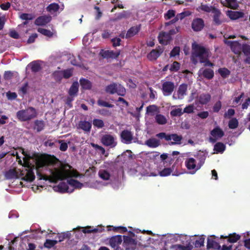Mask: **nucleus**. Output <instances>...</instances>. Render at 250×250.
Wrapping results in <instances>:
<instances>
[{
    "mask_svg": "<svg viewBox=\"0 0 250 250\" xmlns=\"http://www.w3.org/2000/svg\"><path fill=\"white\" fill-rule=\"evenodd\" d=\"M226 149V146L221 142H218L216 143L214 146L213 150L216 152V153H223Z\"/></svg>",
    "mask_w": 250,
    "mask_h": 250,
    "instance_id": "35",
    "label": "nucleus"
},
{
    "mask_svg": "<svg viewBox=\"0 0 250 250\" xmlns=\"http://www.w3.org/2000/svg\"><path fill=\"white\" fill-rule=\"evenodd\" d=\"M91 126V124L90 122L85 121H81L79 123V127L86 132L90 131Z\"/></svg>",
    "mask_w": 250,
    "mask_h": 250,
    "instance_id": "30",
    "label": "nucleus"
},
{
    "mask_svg": "<svg viewBox=\"0 0 250 250\" xmlns=\"http://www.w3.org/2000/svg\"><path fill=\"white\" fill-rule=\"evenodd\" d=\"M164 48L159 46L155 49H152L147 55V59L150 61H156L163 53Z\"/></svg>",
    "mask_w": 250,
    "mask_h": 250,
    "instance_id": "11",
    "label": "nucleus"
},
{
    "mask_svg": "<svg viewBox=\"0 0 250 250\" xmlns=\"http://www.w3.org/2000/svg\"><path fill=\"white\" fill-rule=\"evenodd\" d=\"M185 166L188 170H195L197 171V164L196 161L193 158H187L185 162Z\"/></svg>",
    "mask_w": 250,
    "mask_h": 250,
    "instance_id": "20",
    "label": "nucleus"
},
{
    "mask_svg": "<svg viewBox=\"0 0 250 250\" xmlns=\"http://www.w3.org/2000/svg\"><path fill=\"white\" fill-rule=\"evenodd\" d=\"M158 39L161 44H167L171 41V37L168 32L162 31L159 33Z\"/></svg>",
    "mask_w": 250,
    "mask_h": 250,
    "instance_id": "16",
    "label": "nucleus"
},
{
    "mask_svg": "<svg viewBox=\"0 0 250 250\" xmlns=\"http://www.w3.org/2000/svg\"><path fill=\"white\" fill-rule=\"evenodd\" d=\"M22 151L24 157H23V164L17 152V161L22 166V169H20V173L23 176L22 179L28 182L33 181L35 178L33 170L36 171L37 177L40 180L45 181H58L63 180L69 177L77 178L79 176V173L76 170H56L52 173L51 177L43 175L41 172V168L44 167L52 164L54 162L50 159L42 155L31 157L29 155L25 153L23 149L19 147H17V150Z\"/></svg>",
    "mask_w": 250,
    "mask_h": 250,
    "instance_id": "1",
    "label": "nucleus"
},
{
    "mask_svg": "<svg viewBox=\"0 0 250 250\" xmlns=\"http://www.w3.org/2000/svg\"><path fill=\"white\" fill-rule=\"evenodd\" d=\"M4 175L6 179L9 180L16 178V167H13L6 171Z\"/></svg>",
    "mask_w": 250,
    "mask_h": 250,
    "instance_id": "42",
    "label": "nucleus"
},
{
    "mask_svg": "<svg viewBox=\"0 0 250 250\" xmlns=\"http://www.w3.org/2000/svg\"><path fill=\"white\" fill-rule=\"evenodd\" d=\"M93 125L98 128H102L104 125V121L101 119H94L93 120Z\"/></svg>",
    "mask_w": 250,
    "mask_h": 250,
    "instance_id": "49",
    "label": "nucleus"
},
{
    "mask_svg": "<svg viewBox=\"0 0 250 250\" xmlns=\"http://www.w3.org/2000/svg\"><path fill=\"white\" fill-rule=\"evenodd\" d=\"M156 136L162 139H165L166 141H169L173 140L174 142H171L169 143L170 145H180L182 140V135H178L176 133L167 134L165 132H160L156 135Z\"/></svg>",
    "mask_w": 250,
    "mask_h": 250,
    "instance_id": "3",
    "label": "nucleus"
},
{
    "mask_svg": "<svg viewBox=\"0 0 250 250\" xmlns=\"http://www.w3.org/2000/svg\"><path fill=\"white\" fill-rule=\"evenodd\" d=\"M180 49L179 46L174 47L170 53V57H174L179 55Z\"/></svg>",
    "mask_w": 250,
    "mask_h": 250,
    "instance_id": "62",
    "label": "nucleus"
},
{
    "mask_svg": "<svg viewBox=\"0 0 250 250\" xmlns=\"http://www.w3.org/2000/svg\"><path fill=\"white\" fill-rule=\"evenodd\" d=\"M210 134L213 137L222 138L224 135V132L220 128L217 127L211 131Z\"/></svg>",
    "mask_w": 250,
    "mask_h": 250,
    "instance_id": "33",
    "label": "nucleus"
},
{
    "mask_svg": "<svg viewBox=\"0 0 250 250\" xmlns=\"http://www.w3.org/2000/svg\"><path fill=\"white\" fill-rule=\"evenodd\" d=\"M192 53L194 56L199 58L200 62L206 57H209L208 50L203 46L193 43L192 45Z\"/></svg>",
    "mask_w": 250,
    "mask_h": 250,
    "instance_id": "4",
    "label": "nucleus"
},
{
    "mask_svg": "<svg viewBox=\"0 0 250 250\" xmlns=\"http://www.w3.org/2000/svg\"><path fill=\"white\" fill-rule=\"evenodd\" d=\"M172 248L174 250H191L193 248V247L190 244V242H189L186 245V246L176 244L173 245Z\"/></svg>",
    "mask_w": 250,
    "mask_h": 250,
    "instance_id": "34",
    "label": "nucleus"
},
{
    "mask_svg": "<svg viewBox=\"0 0 250 250\" xmlns=\"http://www.w3.org/2000/svg\"><path fill=\"white\" fill-rule=\"evenodd\" d=\"M44 122L42 120H36L34 121V129L37 132H41L44 127Z\"/></svg>",
    "mask_w": 250,
    "mask_h": 250,
    "instance_id": "32",
    "label": "nucleus"
},
{
    "mask_svg": "<svg viewBox=\"0 0 250 250\" xmlns=\"http://www.w3.org/2000/svg\"><path fill=\"white\" fill-rule=\"evenodd\" d=\"M218 71L223 78H227L230 74V71L225 67L219 68Z\"/></svg>",
    "mask_w": 250,
    "mask_h": 250,
    "instance_id": "46",
    "label": "nucleus"
},
{
    "mask_svg": "<svg viewBox=\"0 0 250 250\" xmlns=\"http://www.w3.org/2000/svg\"><path fill=\"white\" fill-rule=\"evenodd\" d=\"M38 31L42 34L48 37H51L53 36V33L49 30L44 28H39Z\"/></svg>",
    "mask_w": 250,
    "mask_h": 250,
    "instance_id": "53",
    "label": "nucleus"
},
{
    "mask_svg": "<svg viewBox=\"0 0 250 250\" xmlns=\"http://www.w3.org/2000/svg\"><path fill=\"white\" fill-rule=\"evenodd\" d=\"M37 116V113L33 107H29L25 110H21L17 112V117L21 121H27Z\"/></svg>",
    "mask_w": 250,
    "mask_h": 250,
    "instance_id": "2",
    "label": "nucleus"
},
{
    "mask_svg": "<svg viewBox=\"0 0 250 250\" xmlns=\"http://www.w3.org/2000/svg\"><path fill=\"white\" fill-rule=\"evenodd\" d=\"M67 182L68 184L72 187L77 188H82L83 185L82 183H80L78 180L73 179H70L67 180Z\"/></svg>",
    "mask_w": 250,
    "mask_h": 250,
    "instance_id": "44",
    "label": "nucleus"
},
{
    "mask_svg": "<svg viewBox=\"0 0 250 250\" xmlns=\"http://www.w3.org/2000/svg\"><path fill=\"white\" fill-rule=\"evenodd\" d=\"M241 238V236L236 233H230L228 235H221L220 238H227V242L234 243L237 242Z\"/></svg>",
    "mask_w": 250,
    "mask_h": 250,
    "instance_id": "18",
    "label": "nucleus"
},
{
    "mask_svg": "<svg viewBox=\"0 0 250 250\" xmlns=\"http://www.w3.org/2000/svg\"><path fill=\"white\" fill-rule=\"evenodd\" d=\"M180 68V64L178 62L175 61L171 65L169 70L171 72H177Z\"/></svg>",
    "mask_w": 250,
    "mask_h": 250,
    "instance_id": "57",
    "label": "nucleus"
},
{
    "mask_svg": "<svg viewBox=\"0 0 250 250\" xmlns=\"http://www.w3.org/2000/svg\"><path fill=\"white\" fill-rule=\"evenodd\" d=\"M91 146L95 148L97 151H99L102 155H104L105 153V149L102 146L94 143H91Z\"/></svg>",
    "mask_w": 250,
    "mask_h": 250,
    "instance_id": "56",
    "label": "nucleus"
},
{
    "mask_svg": "<svg viewBox=\"0 0 250 250\" xmlns=\"http://www.w3.org/2000/svg\"><path fill=\"white\" fill-rule=\"evenodd\" d=\"M97 104L98 105L102 107L112 108L114 106L113 104H109L106 101L100 99L98 100Z\"/></svg>",
    "mask_w": 250,
    "mask_h": 250,
    "instance_id": "55",
    "label": "nucleus"
},
{
    "mask_svg": "<svg viewBox=\"0 0 250 250\" xmlns=\"http://www.w3.org/2000/svg\"><path fill=\"white\" fill-rule=\"evenodd\" d=\"M173 170V169L171 168H165L162 170L159 171V174L162 177L167 176L171 173Z\"/></svg>",
    "mask_w": 250,
    "mask_h": 250,
    "instance_id": "51",
    "label": "nucleus"
},
{
    "mask_svg": "<svg viewBox=\"0 0 250 250\" xmlns=\"http://www.w3.org/2000/svg\"><path fill=\"white\" fill-rule=\"evenodd\" d=\"M225 42L230 46L231 51L234 54L238 55L241 54L242 44L238 41H225Z\"/></svg>",
    "mask_w": 250,
    "mask_h": 250,
    "instance_id": "10",
    "label": "nucleus"
},
{
    "mask_svg": "<svg viewBox=\"0 0 250 250\" xmlns=\"http://www.w3.org/2000/svg\"><path fill=\"white\" fill-rule=\"evenodd\" d=\"M222 107V103L221 101H217L213 106V111L214 112H218Z\"/></svg>",
    "mask_w": 250,
    "mask_h": 250,
    "instance_id": "64",
    "label": "nucleus"
},
{
    "mask_svg": "<svg viewBox=\"0 0 250 250\" xmlns=\"http://www.w3.org/2000/svg\"><path fill=\"white\" fill-rule=\"evenodd\" d=\"M68 184V183L67 182L66 183L65 182H62L60 183L57 186L59 191L62 193L72 192L73 189L69 191Z\"/></svg>",
    "mask_w": 250,
    "mask_h": 250,
    "instance_id": "28",
    "label": "nucleus"
},
{
    "mask_svg": "<svg viewBox=\"0 0 250 250\" xmlns=\"http://www.w3.org/2000/svg\"><path fill=\"white\" fill-rule=\"evenodd\" d=\"M228 125L230 129H235L238 127V121L236 118H232L229 120Z\"/></svg>",
    "mask_w": 250,
    "mask_h": 250,
    "instance_id": "54",
    "label": "nucleus"
},
{
    "mask_svg": "<svg viewBox=\"0 0 250 250\" xmlns=\"http://www.w3.org/2000/svg\"><path fill=\"white\" fill-rule=\"evenodd\" d=\"M120 136L122 142L126 144H130L133 139V134L127 129L123 130L121 133Z\"/></svg>",
    "mask_w": 250,
    "mask_h": 250,
    "instance_id": "12",
    "label": "nucleus"
},
{
    "mask_svg": "<svg viewBox=\"0 0 250 250\" xmlns=\"http://www.w3.org/2000/svg\"><path fill=\"white\" fill-rule=\"evenodd\" d=\"M199 73H201L207 80L212 79L214 75L213 70L210 68L200 69Z\"/></svg>",
    "mask_w": 250,
    "mask_h": 250,
    "instance_id": "21",
    "label": "nucleus"
},
{
    "mask_svg": "<svg viewBox=\"0 0 250 250\" xmlns=\"http://www.w3.org/2000/svg\"><path fill=\"white\" fill-rule=\"evenodd\" d=\"M123 238L124 242L122 245L125 250H135L136 249L137 242L134 239L128 236H124Z\"/></svg>",
    "mask_w": 250,
    "mask_h": 250,
    "instance_id": "7",
    "label": "nucleus"
},
{
    "mask_svg": "<svg viewBox=\"0 0 250 250\" xmlns=\"http://www.w3.org/2000/svg\"><path fill=\"white\" fill-rule=\"evenodd\" d=\"M217 8L212 6H208L207 4H201V5L197 8V10L199 11L200 10L209 13L212 12L213 11L214 9H216Z\"/></svg>",
    "mask_w": 250,
    "mask_h": 250,
    "instance_id": "36",
    "label": "nucleus"
},
{
    "mask_svg": "<svg viewBox=\"0 0 250 250\" xmlns=\"http://www.w3.org/2000/svg\"><path fill=\"white\" fill-rule=\"evenodd\" d=\"M215 238V236L214 235L211 236L210 237H208L207 240V249H213L217 250H220L221 248V246L219 244L216 242L214 239Z\"/></svg>",
    "mask_w": 250,
    "mask_h": 250,
    "instance_id": "15",
    "label": "nucleus"
},
{
    "mask_svg": "<svg viewBox=\"0 0 250 250\" xmlns=\"http://www.w3.org/2000/svg\"><path fill=\"white\" fill-rule=\"evenodd\" d=\"M211 99V96L208 93H202L198 97V101L201 104H206Z\"/></svg>",
    "mask_w": 250,
    "mask_h": 250,
    "instance_id": "24",
    "label": "nucleus"
},
{
    "mask_svg": "<svg viewBox=\"0 0 250 250\" xmlns=\"http://www.w3.org/2000/svg\"><path fill=\"white\" fill-rule=\"evenodd\" d=\"M175 88L174 83L171 81L164 82L162 85V91L165 96H170Z\"/></svg>",
    "mask_w": 250,
    "mask_h": 250,
    "instance_id": "8",
    "label": "nucleus"
},
{
    "mask_svg": "<svg viewBox=\"0 0 250 250\" xmlns=\"http://www.w3.org/2000/svg\"><path fill=\"white\" fill-rule=\"evenodd\" d=\"M184 113L182 108H178L172 109L170 112V114L171 117H180Z\"/></svg>",
    "mask_w": 250,
    "mask_h": 250,
    "instance_id": "48",
    "label": "nucleus"
},
{
    "mask_svg": "<svg viewBox=\"0 0 250 250\" xmlns=\"http://www.w3.org/2000/svg\"><path fill=\"white\" fill-rule=\"evenodd\" d=\"M116 137L114 135L105 134L102 136L101 142L105 146H109L110 148L115 147L117 145L116 141Z\"/></svg>",
    "mask_w": 250,
    "mask_h": 250,
    "instance_id": "5",
    "label": "nucleus"
},
{
    "mask_svg": "<svg viewBox=\"0 0 250 250\" xmlns=\"http://www.w3.org/2000/svg\"><path fill=\"white\" fill-rule=\"evenodd\" d=\"M82 229V231L84 233L102 232L104 230V227L102 226H99L93 229H92V227L91 226H87L85 228Z\"/></svg>",
    "mask_w": 250,
    "mask_h": 250,
    "instance_id": "22",
    "label": "nucleus"
},
{
    "mask_svg": "<svg viewBox=\"0 0 250 250\" xmlns=\"http://www.w3.org/2000/svg\"><path fill=\"white\" fill-rule=\"evenodd\" d=\"M204 241L205 236L201 235L193 242V245L195 248H201L204 246Z\"/></svg>",
    "mask_w": 250,
    "mask_h": 250,
    "instance_id": "45",
    "label": "nucleus"
},
{
    "mask_svg": "<svg viewBox=\"0 0 250 250\" xmlns=\"http://www.w3.org/2000/svg\"><path fill=\"white\" fill-rule=\"evenodd\" d=\"M98 174L100 177L104 180H109L110 177V173L105 170H100Z\"/></svg>",
    "mask_w": 250,
    "mask_h": 250,
    "instance_id": "47",
    "label": "nucleus"
},
{
    "mask_svg": "<svg viewBox=\"0 0 250 250\" xmlns=\"http://www.w3.org/2000/svg\"><path fill=\"white\" fill-rule=\"evenodd\" d=\"M155 118L156 122L159 125H163L167 123V118L162 114H157Z\"/></svg>",
    "mask_w": 250,
    "mask_h": 250,
    "instance_id": "40",
    "label": "nucleus"
},
{
    "mask_svg": "<svg viewBox=\"0 0 250 250\" xmlns=\"http://www.w3.org/2000/svg\"><path fill=\"white\" fill-rule=\"evenodd\" d=\"M242 52L245 56H250V45L246 43H243L242 45Z\"/></svg>",
    "mask_w": 250,
    "mask_h": 250,
    "instance_id": "50",
    "label": "nucleus"
},
{
    "mask_svg": "<svg viewBox=\"0 0 250 250\" xmlns=\"http://www.w3.org/2000/svg\"><path fill=\"white\" fill-rule=\"evenodd\" d=\"M244 14L241 11H229L228 16L232 20H236L244 17Z\"/></svg>",
    "mask_w": 250,
    "mask_h": 250,
    "instance_id": "26",
    "label": "nucleus"
},
{
    "mask_svg": "<svg viewBox=\"0 0 250 250\" xmlns=\"http://www.w3.org/2000/svg\"><path fill=\"white\" fill-rule=\"evenodd\" d=\"M207 156L203 152L201 153L198 154L197 155V158L199 160V163L197 164V167L196 170L199 169L201 167L204 165L206 160Z\"/></svg>",
    "mask_w": 250,
    "mask_h": 250,
    "instance_id": "38",
    "label": "nucleus"
},
{
    "mask_svg": "<svg viewBox=\"0 0 250 250\" xmlns=\"http://www.w3.org/2000/svg\"><path fill=\"white\" fill-rule=\"evenodd\" d=\"M52 17L50 15H43L38 17L35 21V24L38 26H44L51 21Z\"/></svg>",
    "mask_w": 250,
    "mask_h": 250,
    "instance_id": "14",
    "label": "nucleus"
},
{
    "mask_svg": "<svg viewBox=\"0 0 250 250\" xmlns=\"http://www.w3.org/2000/svg\"><path fill=\"white\" fill-rule=\"evenodd\" d=\"M212 13L213 14L212 18L214 25L217 26L220 25L226 21V20L223 18V15L218 8L214 9L213 11H212Z\"/></svg>",
    "mask_w": 250,
    "mask_h": 250,
    "instance_id": "9",
    "label": "nucleus"
},
{
    "mask_svg": "<svg viewBox=\"0 0 250 250\" xmlns=\"http://www.w3.org/2000/svg\"><path fill=\"white\" fill-rule=\"evenodd\" d=\"M141 25L139 24L138 25L132 26L130 27L127 31L125 35V38L126 39H129L133 37L138 33L141 30Z\"/></svg>",
    "mask_w": 250,
    "mask_h": 250,
    "instance_id": "19",
    "label": "nucleus"
},
{
    "mask_svg": "<svg viewBox=\"0 0 250 250\" xmlns=\"http://www.w3.org/2000/svg\"><path fill=\"white\" fill-rule=\"evenodd\" d=\"M60 8L59 4L57 3H52L48 5L46 7V10L50 13H54L57 12Z\"/></svg>",
    "mask_w": 250,
    "mask_h": 250,
    "instance_id": "39",
    "label": "nucleus"
},
{
    "mask_svg": "<svg viewBox=\"0 0 250 250\" xmlns=\"http://www.w3.org/2000/svg\"><path fill=\"white\" fill-rule=\"evenodd\" d=\"M187 88L188 85L186 83H183L180 85L177 92L179 96L181 97V98L186 94L187 91ZM179 98H180V97H179Z\"/></svg>",
    "mask_w": 250,
    "mask_h": 250,
    "instance_id": "41",
    "label": "nucleus"
},
{
    "mask_svg": "<svg viewBox=\"0 0 250 250\" xmlns=\"http://www.w3.org/2000/svg\"><path fill=\"white\" fill-rule=\"evenodd\" d=\"M145 145L151 148H155L160 145V142L159 140L152 138L147 140L145 142Z\"/></svg>",
    "mask_w": 250,
    "mask_h": 250,
    "instance_id": "27",
    "label": "nucleus"
},
{
    "mask_svg": "<svg viewBox=\"0 0 250 250\" xmlns=\"http://www.w3.org/2000/svg\"><path fill=\"white\" fill-rule=\"evenodd\" d=\"M227 6L231 9H235L237 6L236 0H226Z\"/></svg>",
    "mask_w": 250,
    "mask_h": 250,
    "instance_id": "59",
    "label": "nucleus"
},
{
    "mask_svg": "<svg viewBox=\"0 0 250 250\" xmlns=\"http://www.w3.org/2000/svg\"><path fill=\"white\" fill-rule=\"evenodd\" d=\"M62 71V77L64 79H69L73 75V69H67Z\"/></svg>",
    "mask_w": 250,
    "mask_h": 250,
    "instance_id": "52",
    "label": "nucleus"
},
{
    "mask_svg": "<svg viewBox=\"0 0 250 250\" xmlns=\"http://www.w3.org/2000/svg\"><path fill=\"white\" fill-rule=\"evenodd\" d=\"M32 72L36 73L40 71L42 67L38 61H33L29 63Z\"/></svg>",
    "mask_w": 250,
    "mask_h": 250,
    "instance_id": "37",
    "label": "nucleus"
},
{
    "mask_svg": "<svg viewBox=\"0 0 250 250\" xmlns=\"http://www.w3.org/2000/svg\"><path fill=\"white\" fill-rule=\"evenodd\" d=\"M205 26L204 20L201 18H196L193 20L191 28L193 31L198 32L201 31Z\"/></svg>",
    "mask_w": 250,
    "mask_h": 250,
    "instance_id": "13",
    "label": "nucleus"
},
{
    "mask_svg": "<svg viewBox=\"0 0 250 250\" xmlns=\"http://www.w3.org/2000/svg\"><path fill=\"white\" fill-rule=\"evenodd\" d=\"M123 242L122 236L121 235H115L111 237L109 240L110 247L114 250H124L120 246Z\"/></svg>",
    "mask_w": 250,
    "mask_h": 250,
    "instance_id": "6",
    "label": "nucleus"
},
{
    "mask_svg": "<svg viewBox=\"0 0 250 250\" xmlns=\"http://www.w3.org/2000/svg\"><path fill=\"white\" fill-rule=\"evenodd\" d=\"M79 86V85L78 82H74L72 83L68 90V94L70 97H75L77 95Z\"/></svg>",
    "mask_w": 250,
    "mask_h": 250,
    "instance_id": "23",
    "label": "nucleus"
},
{
    "mask_svg": "<svg viewBox=\"0 0 250 250\" xmlns=\"http://www.w3.org/2000/svg\"><path fill=\"white\" fill-rule=\"evenodd\" d=\"M208 58L209 57H206L203 60L202 59L200 62L204 63L205 66L213 67L214 65V63H212L210 61H209Z\"/></svg>",
    "mask_w": 250,
    "mask_h": 250,
    "instance_id": "61",
    "label": "nucleus"
},
{
    "mask_svg": "<svg viewBox=\"0 0 250 250\" xmlns=\"http://www.w3.org/2000/svg\"><path fill=\"white\" fill-rule=\"evenodd\" d=\"M130 16V13L126 11H123L122 12L116 13L114 17L110 19V21L115 22L123 19H126Z\"/></svg>",
    "mask_w": 250,
    "mask_h": 250,
    "instance_id": "17",
    "label": "nucleus"
},
{
    "mask_svg": "<svg viewBox=\"0 0 250 250\" xmlns=\"http://www.w3.org/2000/svg\"><path fill=\"white\" fill-rule=\"evenodd\" d=\"M118 95L124 96L126 93L125 89L121 84H117V91L116 92Z\"/></svg>",
    "mask_w": 250,
    "mask_h": 250,
    "instance_id": "58",
    "label": "nucleus"
},
{
    "mask_svg": "<svg viewBox=\"0 0 250 250\" xmlns=\"http://www.w3.org/2000/svg\"><path fill=\"white\" fill-rule=\"evenodd\" d=\"M120 54V51L114 52L112 50H106L104 51L103 57L105 58L117 59Z\"/></svg>",
    "mask_w": 250,
    "mask_h": 250,
    "instance_id": "25",
    "label": "nucleus"
},
{
    "mask_svg": "<svg viewBox=\"0 0 250 250\" xmlns=\"http://www.w3.org/2000/svg\"><path fill=\"white\" fill-rule=\"evenodd\" d=\"M80 83L82 88L84 90H90L92 87L91 82L85 78H81L80 80Z\"/></svg>",
    "mask_w": 250,
    "mask_h": 250,
    "instance_id": "29",
    "label": "nucleus"
},
{
    "mask_svg": "<svg viewBox=\"0 0 250 250\" xmlns=\"http://www.w3.org/2000/svg\"><path fill=\"white\" fill-rule=\"evenodd\" d=\"M158 110V107L156 105H150L146 107V113H152L157 112Z\"/></svg>",
    "mask_w": 250,
    "mask_h": 250,
    "instance_id": "60",
    "label": "nucleus"
},
{
    "mask_svg": "<svg viewBox=\"0 0 250 250\" xmlns=\"http://www.w3.org/2000/svg\"><path fill=\"white\" fill-rule=\"evenodd\" d=\"M105 91L106 93L110 94H114L116 93L117 91V84L113 83L108 85L105 88Z\"/></svg>",
    "mask_w": 250,
    "mask_h": 250,
    "instance_id": "31",
    "label": "nucleus"
},
{
    "mask_svg": "<svg viewBox=\"0 0 250 250\" xmlns=\"http://www.w3.org/2000/svg\"><path fill=\"white\" fill-rule=\"evenodd\" d=\"M175 15V11L173 10H168L165 14V17L167 20H169Z\"/></svg>",
    "mask_w": 250,
    "mask_h": 250,
    "instance_id": "63",
    "label": "nucleus"
},
{
    "mask_svg": "<svg viewBox=\"0 0 250 250\" xmlns=\"http://www.w3.org/2000/svg\"><path fill=\"white\" fill-rule=\"evenodd\" d=\"M53 78L57 82L60 83L63 78L62 71H55L52 74Z\"/></svg>",
    "mask_w": 250,
    "mask_h": 250,
    "instance_id": "43",
    "label": "nucleus"
}]
</instances>
